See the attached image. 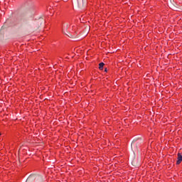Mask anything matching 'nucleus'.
Here are the masks:
<instances>
[{
    "instance_id": "2",
    "label": "nucleus",
    "mask_w": 182,
    "mask_h": 182,
    "mask_svg": "<svg viewBox=\"0 0 182 182\" xmlns=\"http://www.w3.org/2000/svg\"><path fill=\"white\" fill-rule=\"evenodd\" d=\"M104 66H105V63H100L99 64V69H100V70H102Z\"/></svg>"
},
{
    "instance_id": "3",
    "label": "nucleus",
    "mask_w": 182,
    "mask_h": 182,
    "mask_svg": "<svg viewBox=\"0 0 182 182\" xmlns=\"http://www.w3.org/2000/svg\"><path fill=\"white\" fill-rule=\"evenodd\" d=\"M105 72H107V68H105Z\"/></svg>"
},
{
    "instance_id": "1",
    "label": "nucleus",
    "mask_w": 182,
    "mask_h": 182,
    "mask_svg": "<svg viewBox=\"0 0 182 182\" xmlns=\"http://www.w3.org/2000/svg\"><path fill=\"white\" fill-rule=\"evenodd\" d=\"M182 161V154H178V160L176 161V164H180Z\"/></svg>"
},
{
    "instance_id": "4",
    "label": "nucleus",
    "mask_w": 182,
    "mask_h": 182,
    "mask_svg": "<svg viewBox=\"0 0 182 182\" xmlns=\"http://www.w3.org/2000/svg\"><path fill=\"white\" fill-rule=\"evenodd\" d=\"M0 136H1V133H0Z\"/></svg>"
}]
</instances>
